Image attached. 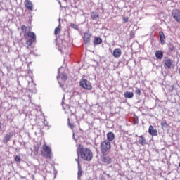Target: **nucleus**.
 Here are the masks:
<instances>
[{"instance_id": "obj_1", "label": "nucleus", "mask_w": 180, "mask_h": 180, "mask_svg": "<svg viewBox=\"0 0 180 180\" xmlns=\"http://www.w3.org/2000/svg\"><path fill=\"white\" fill-rule=\"evenodd\" d=\"M77 155H80L81 159L84 161H91L94 157L92 150L88 148H84V146L79 144L77 150Z\"/></svg>"}, {"instance_id": "obj_2", "label": "nucleus", "mask_w": 180, "mask_h": 180, "mask_svg": "<svg viewBox=\"0 0 180 180\" xmlns=\"http://www.w3.org/2000/svg\"><path fill=\"white\" fill-rule=\"evenodd\" d=\"M25 39H27L26 44L27 46H32L33 43L36 42V34L33 32H27L26 34H24Z\"/></svg>"}, {"instance_id": "obj_3", "label": "nucleus", "mask_w": 180, "mask_h": 180, "mask_svg": "<svg viewBox=\"0 0 180 180\" xmlns=\"http://www.w3.org/2000/svg\"><path fill=\"white\" fill-rule=\"evenodd\" d=\"M110 147V142L108 140H105L101 143V151L103 155H108L109 154Z\"/></svg>"}, {"instance_id": "obj_4", "label": "nucleus", "mask_w": 180, "mask_h": 180, "mask_svg": "<svg viewBox=\"0 0 180 180\" xmlns=\"http://www.w3.org/2000/svg\"><path fill=\"white\" fill-rule=\"evenodd\" d=\"M42 157L46 158V160H51V148L47 145L43 146V150L41 152Z\"/></svg>"}, {"instance_id": "obj_5", "label": "nucleus", "mask_w": 180, "mask_h": 180, "mask_svg": "<svg viewBox=\"0 0 180 180\" xmlns=\"http://www.w3.org/2000/svg\"><path fill=\"white\" fill-rule=\"evenodd\" d=\"M79 85L84 89H87V91H91L92 89V84L86 79H83L79 82Z\"/></svg>"}, {"instance_id": "obj_6", "label": "nucleus", "mask_w": 180, "mask_h": 180, "mask_svg": "<svg viewBox=\"0 0 180 180\" xmlns=\"http://www.w3.org/2000/svg\"><path fill=\"white\" fill-rule=\"evenodd\" d=\"M172 16L176 20V22L180 23V11L179 9H173L172 11Z\"/></svg>"}, {"instance_id": "obj_7", "label": "nucleus", "mask_w": 180, "mask_h": 180, "mask_svg": "<svg viewBox=\"0 0 180 180\" xmlns=\"http://www.w3.org/2000/svg\"><path fill=\"white\" fill-rule=\"evenodd\" d=\"M15 136V131H12L6 134L3 139L4 144H8L11 141V139Z\"/></svg>"}, {"instance_id": "obj_8", "label": "nucleus", "mask_w": 180, "mask_h": 180, "mask_svg": "<svg viewBox=\"0 0 180 180\" xmlns=\"http://www.w3.org/2000/svg\"><path fill=\"white\" fill-rule=\"evenodd\" d=\"M163 64L165 68H167V70H171V68H172V60L165 58V59L163 60Z\"/></svg>"}, {"instance_id": "obj_9", "label": "nucleus", "mask_w": 180, "mask_h": 180, "mask_svg": "<svg viewBox=\"0 0 180 180\" xmlns=\"http://www.w3.org/2000/svg\"><path fill=\"white\" fill-rule=\"evenodd\" d=\"M84 44H88L91 43V34L89 32H85L83 37Z\"/></svg>"}, {"instance_id": "obj_10", "label": "nucleus", "mask_w": 180, "mask_h": 180, "mask_svg": "<svg viewBox=\"0 0 180 180\" xmlns=\"http://www.w3.org/2000/svg\"><path fill=\"white\" fill-rule=\"evenodd\" d=\"M24 5L28 11H33V3L30 1V0H25L24 2Z\"/></svg>"}, {"instance_id": "obj_11", "label": "nucleus", "mask_w": 180, "mask_h": 180, "mask_svg": "<svg viewBox=\"0 0 180 180\" xmlns=\"http://www.w3.org/2000/svg\"><path fill=\"white\" fill-rule=\"evenodd\" d=\"M112 55L115 58H119V57L122 56V49H120V48L115 49L113 51Z\"/></svg>"}, {"instance_id": "obj_12", "label": "nucleus", "mask_w": 180, "mask_h": 180, "mask_svg": "<svg viewBox=\"0 0 180 180\" xmlns=\"http://www.w3.org/2000/svg\"><path fill=\"white\" fill-rule=\"evenodd\" d=\"M148 133L151 136H158V131L152 125L149 127Z\"/></svg>"}, {"instance_id": "obj_13", "label": "nucleus", "mask_w": 180, "mask_h": 180, "mask_svg": "<svg viewBox=\"0 0 180 180\" xmlns=\"http://www.w3.org/2000/svg\"><path fill=\"white\" fill-rule=\"evenodd\" d=\"M101 161L105 164H112V158L106 155L101 157Z\"/></svg>"}, {"instance_id": "obj_14", "label": "nucleus", "mask_w": 180, "mask_h": 180, "mask_svg": "<svg viewBox=\"0 0 180 180\" xmlns=\"http://www.w3.org/2000/svg\"><path fill=\"white\" fill-rule=\"evenodd\" d=\"M155 56L158 60H162L164 57V52L161 50H158L155 53Z\"/></svg>"}, {"instance_id": "obj_15", "label": "nucleus", "mask_w": 180, "mask_h": 180, "mask_svg": "<svg viewBox=\"0 0 180 180\" xmlns=\"http://www.w3.org/2000/svg\"><path fill=\"white\" fill-rule=\"evenodd\" d=\"M103 42V40H102V38L99 37H94V40L93 42L94 46H99V44H102Z\"/></svg>"}, {"instance_id": "obj_16", "label": "nucleus", "mask_w": 180, "mask_h": 180, "mask_svg": "<svg viewBox=\"0 0 180 180\" xmlns=\"http://www.w3.org/2000/svg\"><path fill=\"white\" fill-rule=\"evenodd\" d=\"M159 37L160 40V44H165V34H164V32L160 31L159 32Z\"/></svg>"}, {"instance_id": "obj_17", "label": "nucleus", "mask_w": 180, "mask_h": 180, "mask_svg": "<svg viewBox=\"0 0 180 180\" xmlns=\"http://www.w3.org/2000/svg\"><path fill=\"white\" fill-rule=\"evenodd\" d=\"M115 140V134L110 131L107 134V141H113Z\"/></svg>"}, {"instance_id": "obj_18", "label": "nucleus", "mask_w": 180, "mask_h": 180, "mask_svg": "<svg viewBox=\"0 0 180 180\" xmlns=\"http://www.w3.org/2000/svg\"><path fill=\"white\" fill-rule=\"evenodd\" d=\"M124 96L127 99H131L133 98V96H134V93L130 92V91H126L124 94Z\"/></svg>"}, {"instance_id": "obj_19", "label": "nucleus", "mask_w": 180, "mask_h": 180, "mask_svg": "<svg viewBox=\"0 0 180 180\" xmlns=\"http://www.w3.org/2000/svg\"><path fill=\"white\" fill-rule=\"evenodd\" d=\"M78 172H77V178L78 179H79V178H81V176H82V167H81V164L79 163V162H78Z\"/></svg>"}, {"instance_id": "obj_20", "label": "nucleus", "mask_w": 180, "mask_h": 180, "mask_svg": "<svg viewBox=\"0 0 180 180\" xmlns=\"http://www.w3.org/2000/svg\"><path fill=\"white\" fill-rule=\"evenodd\" d=\"M139 139H140L139 140V144H141V146H146V144H147V141H146V139L143 135L140 136Z\"/></svg>"}, {"instance_id": "obj_21", "label": "nucleus", "mask_w": 180, "mask_h": 180, "mask_svg": "<svg viewBox=\"0 0 180 180\" xmlns=\"http://www.w3.org/2000/svg\"><path fill=\"white\" fill-rule=\"evenodd\" d=\"M91 18L93 20H98L99 19V15L96 12H92L91 13Z\"/></svg>"}, {"instance_id": "obj_22", "label": "nucleus", "mask_w": 180, "mask_h": 180, "mask_svg": "<svg viewBox=\"0 0 180 180\" xmlns=\"http://www.w3.org/2000/svg\"><path fill=\"white\" fill-rule=\"evenodd\" d=\"M39 147H40V146L39 144H37L36 146H34V155H37V154H39Z\"/></svg>"}, {"instance_id": "obj_23", "label": "nucleus", "mask_w": 180, "mask_h": 180, "mask_svg": "<svg viewBox=\"0 0 180 180\" xmlns=\"http://www.w3.org/2000/svg\"><path fill=\"white\" fill-rule=\"evenodd\" d=\"M168 47H169V51H172V52H173V51H175V50H176V47H175V46H174V44H169V45H168Z\"/></svg>"}, {"instance_id": "obj_24", "label": "nucleus", "mask_w": 180, "mask_h": 180, "mask_svg": "<svg viewBox=\"0 0 180 180\" xmlns=\"http://www.w3.org/2000/svg\"><path fill=\"white\" fill-rule=\"evenodd\" d=\"M161 126L163 129H168V124L167 123V121H163L162 122H161Z\"/></svg>"}, {"instance_id": "obj_25", "label": "nucleus", "mask_w": 180, "mask_h": 180, "mask_svg": "<svg viewBox=\"0 0 180 180\" xmlns=\"http://www.w3.org/2000/svg\"><path fill=\"white\" fill-rule=\"evenodd\" d=\"M21 30L23 33H25V34H26V33H27V27L25 25H22Z\"/></svg>"}, {"instance_id": "obj_26", "label": "nucleus", "mask_w": 180, "mask_h": 180, "mask_svg": "<svg viewBox=\"0 0 180 180\" xmlns=\"http://www.w3.org/2000/svg\"><path fill=\"white\" fill-rule=\"evenodd\" d=\"M60 32H61V28H60V27H57L55 29V31H54V34H55V36H57V34H60Z\"/></svg>"}, {"instance_id": "obj_27", "label": "nucleus", "mask_w": 180, "mask_h": 180, "mask_svg": "<svg viewBox=\"0 0 180 180\" xmlns=\"http://www.w3.org/2000/svg\"><path fill=\"white\" fill-rule=\"evenodd\" d=\"M135 94L136 95V96H140V95H141V90H140V89L136 88V89L135 90Z\"/></svg>"}, {"instance_id": "obj_28", "label": "nucleus", "mask_w": 180, "mask_h": 180, "mask_svg": "<svg viewBox=\"0 0 180 180\" xmlns=\"http://www.w3.org/2000/svg\"><path fill=\"white\" fill-rule=\"evenodd\" d=\"M61 79L62 81H63V82H65V81H67V75L64 74V73H62L61 74Z\"/></svg>"}, {"instance_id": "obj_29", "label": "nucleus", "mask_w": 180, "mask_h": 180, "mask_svg": "<svg viewBox=\"0 0 180 180\" xmlns=\"http://www.w3.org/2000/svg\"><path fill=\"white\" fill-rule=\"evenodd\" d=\"M14 160L16 162H20V161H22V158H20V156L19 155H16L15 158H14Z\"/></svg>"}, {"instance_id": "obj_30", "label": "nucleus", "mask_w": 180, "mask_h": 180, "mask_svg": "<svg viewBox=\"0 0 180 180\" xmlns=\"http://www.w3.org/2000/svg\"><path fill=\"white\" fill-rule=\"evenodd\" d=\"M70 27H72V29H75V30H78V25L71 22L70 23Z\"/></svg>"}, {"instance_id": "obj_31", "label": "nucleus", "mask_w": 180, "mask_h": 180, "mask_svg": "<svg viewBox=\"0 0 180 180\" xmlns=\"http://www.w3.org/2000/svg\"><path fill=\"white\" fill-rule=\"evenodd\" d=\"M134 124H137V123H139V117L137 115H134Z\"/></svg>"}, {"instance_id": "obj_32", "label": "nucleus", "mask_w": 180, "mask_h": 180, "mask_svg": "<svg viewBox=\"0 0 180 180\" xmlns=\"http://www.w3.org/2000/svg\"><path fill=\"white\" fill-rule=\"evenodd\" d=\"M68 110L70 111V113L73 115L74 112H72V109H74V107H70V105H67Z\"/></svg>"}, {"instance_id": "obj_33", "label": "nucleus", "mask_w": 180, "mask_h": 180, "mask_svg": "<svg viewBox=\"0 0 180 180\" xmlns=\"http://www.w3.org/2000/svg\"><path fill=\"white\" fill-rule=\"evenodd\" d=\"M68 124L69 127H70V129H73L74 124H71V122H70V118H68Z\"/></svg>"}, {"instance_id": "obj_34", "label": "nucleus", "mask_w": 180, "mask_h": 180, "mask_svg": "<svg viewBox=\"0 0 180 180\" xmlns=\"http://www.w3.org/2000/svg\"><path fill=\"white\" fill-rule=\"evenodd\" d=\"M123 22H124V23H127V22H129V18H127V17L124 18Z\"/></svg>"}, {"instance_id": "obj_35", "label": "nucleus", "mask_w": 180, "mask_h": 180, "mask_svg": "<svg viewBox=\"0 0 180 180\" xmlns=\"http://www.w3.org/2000/svg\"><path fill=\"white\" fill-rule=\"evenodd\" d=\"M60 70H61V68H59V69H58V75L56 77L57 79H58V78H60Z\"/></svg>"}, {"instance_id": "obj_36", "label": "nucleus", "mask_w": 180, "mask_h": 180, "mask_svg": "<svg viewBox=\"0 0 180 180\" xmlns=\"http://www.w3.org/2000/svg\"><path fill=\"white\" fill-rule=\"evenodd\" d=\"M119 148L121 150V151H123V146H122V144L119 145Z\"/></svg>"}, {"instance_id": "obj_37", "label": "nucleus", "mask_w": 180, "mask_h": 180, "mask_svg": "<svg viewBox=\"0 0 180 180\" xmlns=\"http://www.w3.org/2000/svg\"><path fill=\"white\" fill-rule=\"evenodd\" d=\"M75 161H77V165H78V162H79V155H77V158L75 159Z\"/></svg>"}, {"instance_id": "obj_38", "label": "nucleus", "mask_w": 180, "mask_h": 180, "mask_svg": "<svg viewBox=\"0 0 180 180\" xmlns=\"http://www.w3.org/2000/svg\"><path fill=\"white\" fill-rule=\"evenodd\" d=\"M2 107V101L0 100V109Z\"/></svg>"}, {"instance_id": "obj_39", "label": "nucleus", "mask_w": 180, "mask_h": 180, "mask_svg": "<svg viewBox=\"0 0 180 180\" xmlns=\"http://www.w3.org/2000/svg\"><path fill=\"white\" fill-rule=\"evenodd\" d=\"M58 84H59L60 88H63V84H61V83L60 82H58Z\"/></svg>"}, {"instance_id": "obj_40", "label": "nucleus", "mask_w": 180, "mask_h": 180, "mask_svg": "<svg viewBox=\"0 0 180 180\" xmlns=\"http://www.w3.org/2000/svg\"><path fill=\"white\" fill-rule=\"evenodd\" d=\"M2 129V123L0 122V130Z\"/></svg>"}, {"instance_id": "obj_41", "label": "nucleus", "mask_w": 180, "mask_h": 180, "mask_svg": "<svg viewBox=\"0 0 180 180\" xmlns=\"http://www.w3.org/2000/svg\"><path fill=\"white\" fill-rule=\"evenodd\" d=\"M107 175V176H109V178H110V174H106Z\"/></svg>"}, {"instance_id": "obj_42", "label": "nucleus", "mask_w": 180, "mask_h": 180, "mask_svg": "<svg viewBox=\"0 0 180 180\" xmlns=\"http://www.w3.org/2000/svg\"><path fill=\"white\" fill-rule=\"evenodd\" d=\"M103 174H104V175H107V174H106V172H103Z\"/></svg>"}, {"instance_id": "obj_43", "label": "nucleus", "mask_w": 180, "mask_h": 180, "mask_svg": "<svg viewBox=\"0 0 180 180\" xmlns=\"http://www.w3.org/2000/svg\"><path fill=\"white\" fill-rule=\"evenodd\" d=\"M72 136H73V139H74V137L75 136V134H73V135H72Z\"/></svg>"}, {"instance_id": "obj_44", "label": "nucleus", "mask_w": 180, "mask_h": 180, "mask_svg": "<svg viewBox=\"0 0 180 180\" xmlns=\"http://www.w3.org/2000/svg\"><path fill=\"white\" fill-rule=\"evenodd\" d=\"M62 105H64V101L62 102Z\"/></svg>"}, {"instance_id": "obj_45", "label": "nucleus", "mask_w": 180, "mask_h": 180, "mask_svg": "<svg viewBox=\"0 0 180 180\" xmlns=\"http://www.w3.org/2000/svg\"><path fill=\"white\" fill-rule=\"evenodd\" d=\"M59 4H60V6H61V2L59 1Z\"/></svg>"}, {"instance_id": "obj_46", "label": "nucleus", "mask_w": 180, "mask_h": 180, "mask_svg": "<svg viewBox=\"0 0 180 180\" xmlns=\"http://www.w3.org/2000/svg\"><path fill=\"white\" fill-rule=\"evenodd\" d=\"M117 150H119V148H117V146L116 147Z\"/></svg>"}, {"instance_id": "obj_47", "label": "nucleus", "mask_w": 180, "mask_h": 180, "mask_svg": "<svg viewBox=\"0 0 180 180\" xmlns=\"http://www.w3.org/2000/svg\"><path fill=\"white\" fill-rule=\"evenodd\" d=\"M64 99H65V98L63 97V101H64Z\"/></svg>"}, {"instance_id": "obj_48", "label": "nucleus", "mask_w": 180, "mask_h": 180, "mask_svg": "<svg viewBox=\"0 0 180 180\" xmlns=\"http://www.w3.org/2000/svg\"><path fill=\"white\" fill-rule=\"evenodd\" d=\"M172 89L174 90V87H172Z\"/></svg>"}]
</instances>
